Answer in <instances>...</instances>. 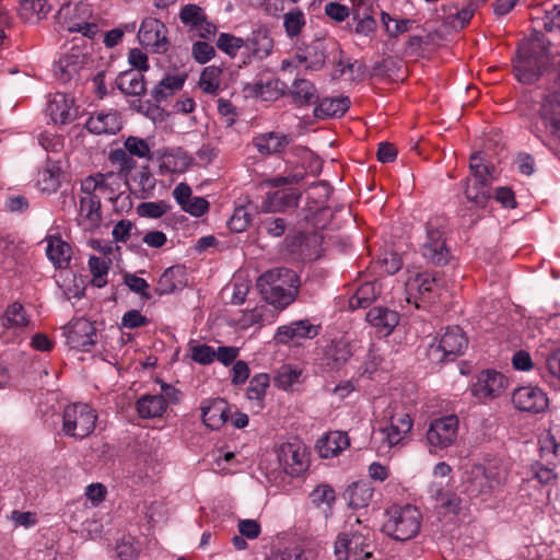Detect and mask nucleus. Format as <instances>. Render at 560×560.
I'll use <instances>...</instances> for the list:
<instances>
[{
    "mask_svg": "<svg viewBox=\"0 0 560 560\" xmlns=\"http://www.w3.org/2000/svg\"><path fill=\"white\" fill-rule=\"evenodd\" d=\"M514 72L517 80L525 84L546 75L556 89H560V54L551 55L540 40H533L518 50Z\"/></svg>",
    "mask_w": 560,
    "mask_h": 560,
    "instance_id": "nucleus-1",
    "label": "nucleus"
},
{
    "mask_svg": "<svg viewBox=\"0 0 560 560\" xmlns=\"http://www.w3.org/2000/svg\"><path fill=\"white\" fill-rule=\"evenodd\" d=\"M334 552L338 560H369L374 551V533L358 516L350 515L338 534Z\"/></svg>",
    "mask_w": 560,
    "mask_h": 560,
    "instance_id": "nucleus-2",
    "label": "nucleus"
},
{
    "mask_svg": "<svg viewBox=\"0 0 560 560\" xmlns=\"http://www.w3.org/2000/svg\"><path fill=\"white\" fill-rule=\"evenodd\" d=\"M257 288L269 304L279 308L290 305L296 298L300 279L291 269L275 268L262 273L257 280Z\"/></svg>",
    "mask_w": 560,
    "mask_h": 560,
    "instance_id": "nucleus-3",
    "label": "nucleus"
},
{
    "mask_svg": "<svg viewBox=\"0 0 560 560\" xmlns=\"http://www.w3.org/2000/svg\"><path fill=\"white\" fill-rule=\"evenodd\" d=\"M384 424L374 431V443L378 454L385 455L389 451L404 444L411 432L413 422L409 413L397 405H389L384 411Z\"/></svg>",
    "mask_w": 560,
    "mask_h": 560,
    "instance_id": "nucleus-4",
    "label": "nucleus"
},
{
    "mask_svg": "<svg viewBox=\"0 0 560 560\" xmlns=\"http://www.w3.org/2000/svg\"><path fill=\"white\" fill-rule=\"evenodd\" d=\"M385 516L383 532L395 540H410L420 532L422 514L415 505L394 504L386 510Z\"/></svg>",
    "mask_w": 560,
    "mask_h": 560,
    "instance_id": "nucleus-5",
    "label": "nucleus"
},
{
    "mask_svg": "<svg viewBox=\"0 0 560 560\" xmlns=\"http://www.w3.org/2000/svg\"><path fill=\"white\" fill-rule=\"evenodd\" d=\"M532 131L542 141L546 138H560V92L546 95L533 117Z\"/></svg>",
    "mask_w": 560,
    "mask_h": 560,
    "instance_id": "nucleus-6",
    "label": "nucleus"
},
{
    "mask_svg": "<svg viewBox=\"0 0 560 560\" xmlns=\"http://www.w3.org/2000/svg\"><path fill=\"white\" fill-rule=\"evenodd\" d=\"M467 346L468 339L460 327H447L438 339L430 343L428 357L435 363L454 361L464 353Z\"/></svg>",
    "mask_w": 560,
    "mask_h": 560,
    "instance_id": "nucleus-7",
    "label": "nucleus"
},
{
    "mask_svg": "<svg viewBox=\"0 0 560 560\" xmlns=\"http://www.w3.org/2000/svg\"><path fill=\"white\" fill-rule=\"evenodd\" d=\"M96 420V411L88 404H72L63 410L62 431L68 436L84 439L95 430Z\"/></svg>",
    "mask_w": 560,
    "mask_h": 560,
    "instance_id": "nucleus-8",
    "label": "nucleus"
},
{
    "mask_svg": "<svg viewBox=\"0 0 560 560\" xmlns=\"http://www.w3.org/2000/svg\"><path fill=\"white\" fill-rule=\"evenodd\" d=\"M459 420L455 415L443 416L430 422L425 440L431 454L446 450L455 444L458 436Z\"/></svg>",
    "mask_w": 560,
    "mask_h": 560,
    "instance_id": "nucleus-9",
    "label": "nucleus"
},
{
    "mask_svg": "<svg viewBox=\"0 0 560 560\" xmlns=\"http://www.w3.org/2000/svg\"><path fill=\"white\" fill-rule=\"evenodd\" d=\"M58 19L61 26L70 33H82L86 37H94L98 31L97 24L92 19L91 7L88 3L62 5L58 11Z\"/></svg>",
    "mask_w": 560,
    "mask_h": 560,
    "instance_id": "nucleus-10",
    "label": "nucleus"
},
{
    "mask_svg": "<svg viewBox=\"0 0 560 560\" xmlns=\"http://www.w3.org/2000/svg\"><path fill=\"white\" fill-rule=\"evenodd\" d=\"M425 231V240L421 247L423 258L432 265H446L451 254L445 243V231L440 219H431L427 223Z\"/></svg>",
    "mask_w": 560,
    "mask_h": 560,
    "instance_id": "nucleus-11",
    "label": "nucleus"
},
{
    "mask_svg": "<svg viewBox=\"0 0 560 560\" xmlns=\"http://www.w3.org/2000/svg\"><path fill=\"white\" fill-rule=\"evenodd\" d=\"M509 380L494 370H483L471 386V394L479 400H493L500 397L508 388Z\"/></svg>",
    "mask_w": 560,
    "mask_h": 560,
    "instance_id": "nucleus-12",
    "label": "nucleus"
},
{
    "mask_svg": "<svg viewBox=\"0 0 560 560\" xmlns=\"http://www.w3.org/2000/svg\"><path fill=\"white\" fill-rule=\"evenodd\" d=\"M281 470L289 476H299L307 467L306 447L299 441L281 444L277 450Z\"/></svg>",
    "mask_w": 560,
    "mask_h": 560,
    "instance_id": "nucleus-13",
    "label": "nucleus"
},
{
    "mask_svg": "<svg viewBox=\"0 0 560 560\" xmlns=\"http://www.w3.org/2000/svg\"><path fill=\"white\" fill-rule=\"evenodd\" d=\"M138 38L144 47L150 48L153 52L164 54L168 50L167 28L155 18L149 16L142 21Z\"/></svg>",
    "mask_w": 560,
    "mask_h": 560,
    "instance_id": "nucleus-14",
    "label": "nucleus"
},
{
    "mask_svg": "<svg viewBox=\"0 0 560 560\" xmlns=\"http://www.w3.org/2000/svg\"><path fill=\"white\" fill-rule=\"evenodd\" d=\"M512 404L520 411L540 413L547 410L549 399L540 387L526 385L513 390Z\"/></svg>",
    "mask_w": 560,
    "mask_h": 560,
    "instance_id": "nucleus-15",
    "label": "nucleus"
},
{
    "mask_svg": "<svg viewBox=\"0 0 560 560\" xmlns=\"http://www.w3.org/2000/svg\"><path fill=\"white\" fill-rule=\"evenodd\" d=\"M66 336L72 349L86 352L95 343L96 331L90 320L78 318L69 324Z\"/></svg>",
    "mask_w": 560,
    "mask_h": 560,
    "instance_id": "nucleus-16",
    "label": "nucleus"
},
{
    "mask_svg": "<svg viewBox=\"0 0 560 560\" xmlns=\"http://www.w3.org/2000/svg\"><path fill=\"white\" fill-rule=\"evenodd\" d=\"M75 221L84 231H93L100 226L102 221L101 202L96 196L86 194L80 198Z\"/></svg>",
    "mask_w": 560,
    "mask_h": 560,
    "instance_id": "nucleus-17",
    "label": "nucleus"
},
{
    "mask_svg": "<svg viewBox=\"0 0 560 560\" xmlns=\"http://www.w3.org/2000/svg\"><path fill=\"white\" fill-rule=\"evenodd\" d=\"M47 112L56 125L69 124L77 117L74 101L65 93H56L51 96L48 102Z\"/></svg>",
    "mask_w": 560,
    "mask_h": 560,
    "instance_id": "nucleus-18",
    "label": "nucleus"
},
{
    "mask_svg": "<svg viewBox=\"0 0 560 560\" xmlns=\"http://www.w3.org/2000/svg\"><path fill=\"white\" fill-rule=\"evenodd\" d=\"M318 332V326L312 325L307 319H303L280 326L277 331V339L282 343H299L303 339L315 338Z\"/></svg>",
    "mask_w": 560,
    "mask_h": 560,
    "instance_id": "nucleus-19",
    "label": "nucleus"
},
{
    "mask_svg": "<svg viewBox=\"0 0 560 560\" xmlns=\"http://www.w3.org/2000/svg\"><path fill=\"white\" fill-rule=\"evenodd\" d=\"M46 256L56 269H66L69 267L72 256L71 246L62 240L60 235H47Z\"/></svg>",
    "mask_w": 560,
    "mask_h": 560,
    "instance_id": "nucleus-20",
    "label": "nucleus"
},
{
    "mask_svg": "<svg viewBox=\"0 0 560 560\" xmlns=\"http://www.w3.org/2000/svg\"><path fill=\"white\" fill-rule=\"evenodd\" d=\"M300 194L295 189H282L268 192L261 202L260 209L265 213L284 212L298 206Z\"/></svg>",
    "mask_w": 560,
    "mask_h": 560,
    "instance_id": "nucleus-21",
    "label": "nucleus"
},
{
    "mask_svg": "<svg viewBox=\"0 0 560 560\" xmlns=\"http://www.w3.org/2000/svg\"><path fill=\"white\" fill-rule=\"evenodd\" d=\"M200 409L202 422L211 430H219L228 421L229 405L222 398L206 400Z\"/></svg>",
    "mask_w": 560,
    "mask_h": 560,
    "instance_id": "nucleus-22",
    "label": "nucleus"
},
{
    "mask_svg": "<svg viewBox=\"0 0 560 560\" xmlns=\"http://www.w3.org/2000/svg\"><path fill=\"white\" fill-rule=\"evenodd\" d=\"M441 288V279L439 278L438 272H420L415 277H410L406 281V290L409 295H412L415 292L419 294L420 298L430 296V294L435 293Z\"/></svg>",
    "mask_w": 560,
    "mask_h": 560,
    "instance_id": "nucleus-23",
    "label": "nucleus"
},
{
    "mask_svg": "<svg viewBox=\"0 0 560 560\" xmlns=\"http://www.w3.org/2000/svg\"><path fill=\"white\" fill-rule=\"evenodd\" d=\"M366 322L380 334L388 336L399 323V314L390 308L375 306L366 313Z\"/></svg>",
    "mask_w": 560,
    "mask_h": 560,
    "instance_id": "nucleus-24",
    "label": "nucleus"
},
{
    "mask_svg": "<svg viewBox=\"0 0 560 560\" xmlns=\"http://www.w3.org/2000/svg\"><path fill=\"white\" fill-rule=\"evenodd\" d=\"M494 489L490 485L485 466L474 465L464 481V492L470 497L476 498L479 495L490 494Z\"/></svg>",
    "mask_w": 560,
    "mask_h": 560,
    "instance_id": "nucleus-25",
    "label": "nucleus"
},
{
    "mask_svg": "<svg viewBox=\"0 0 560 560\" xmlns=\"http://www.w3.org/2000/svg\"><path fill=\"white\" fill-rule=\"evenodd\" d=\"M86 128L95 135H114L121 129V120L116 110H102L88 119Z\"/></svg>",
    "mask_w": 560,
    "mask_h": 560,
    "instance_id": "nucleus-26",
    "label": "nucleus"
},
{
    "mask_svg": "<svg viewBox=\"0 0 560 560\" xmlns=\"http://www.w3.org/2000/svg\"><path fill=\"white\" fill-rule=\"evenodd\" d=\"M160 173H182L190 165V158L180 149H166L160 154Z\"/></svg>",
    "mask_w": 560,
    "mask_h": 560,
    "instance_id": "nucleus-27",
    "label": "nucleus"
},
{
    "mask_svg": "<svg viewBox=\"0 0 560 560\" xmlns=\"http://www.w3.org/2000/svg\"><path fill=\"white\" fill-rule=\"evenodd\" d=\"M83 56L79 51H71L60 57L54 66L56 78L66 83L77 75L82 68Z\"/></svg>",
    "mask_w": 560,
    "mask_h": 560,
    "instance_id": "nucleus-28",
    "label": "nucleus"
},
{
    "mask_svg": "<svg viewBox=\"0 0 560 560\" xmlns=\"http://www.w3.org/2000/svg\"><path fill=\"white\" fill-rule=\"evenodd\" d=\"M290 138L279 132H267L254 138L253 144L261 154L269 155L283 151Z\"/></svg>",
    "mask_w": 560,
    "mask_h": 560,
    "instance_id": "nucleus-29",
    "label": "nucleus"
},
{
    "mask_svg": "<svg viewBox=\"0 0 560 560\" xmlns=\"http://www.w3.org/2000/svg\"><path fill=\"white\" fill-rule=\"evenodd\" d=\"M351 357V350L347 341L334 340L325 349L323 364L329 370H338Z\"/></svg>",
    "mask_w": 560,
    "mask_h": 560,
    "instance_id": "nucleus-30",
    "label": "nucleus"
},
{
    "mask_svg": "<svg viewBox=\"0 0 560 560\" xmlns=\"http://www.w3.org/2000/svg\"><path fill=\"white\" fill-rule=\"evenodd\" d=\"M350 107V100L347 96L325 97L319 101L314 109L317 118L341 117Z\"/></svg>",
    "mask_w": 560,
    "mask_h": 560,
    "instance_id": "nucleus-31",
    "label": "nucleus"
},
{
    "mask_svg": "<svg viewBox=\"0 0 560 560\" xmlns=\"http://www.w3.org/2000/svg\"><path fill=\"white\" fill-rule=\"evenodd\" d=\"M541 458L547 462L560 463V424L552 425L549 431L539 439Z\"/></svg>",
    "mask_w": 560,
    "mask_h": 560,
    "instance_id": "nucleus-32",
    "label": "nucleus"
},
{
    "mask_svg": "<svg viewBox=\"0 0 560 560\" xmlns=\"http://www.w3.org/2000/svg\"><path fill=\"white\" fill-rule=\"evenodd\" d=\"M139 416L143 419L162 417L166 411V399L163 395H144L136 404Z\"/></svg>",
    "mask_w": 560,
    "mask_h": 560,
    "instance_id": "nucleus-33",
    "label": "nucleus"
},
{
    "mask_svg": "<svg viewBox=\"0 0 560 560\" xmlns=\"http://www.w3.org/2000/svg\"><path fill=\"white\" fill-rule=\"evenodd\" d=\"M185 79L186 77L183 74H168L164 77L151 91L154 102L162 103L180 91Z\"/></svg>",
    "mask_w": 560,
    "mask_h": 560,
    "instance_id": "nucleus-34",
    "label": "nucleus"
},
{
    "mask_svg": "<svg viewBox=\"0 0 560 560\" xmlns=\"http://www.w3.org/2000/svg\"><path fill=\"white\" fill-rule=\"evenodd\" d=\"M373 493L374 488L366 481L354 482L346 490L349 505L353 509L366 508L372 501Z\"/></svg>",
    "mask_w": 560,
    "mask_h": 560,
    "instance_id": "nucleus-35",
    "label": "nucleus"
},
{
    "mask_svg": "<svg viewBox=\"0 0 560 560\" xmlns=\"http://www.w3.org/2000/svg\"><path fill=\"white\" fill-rule=\"evenodd\" d=\"M118 89L132 96H141L145 93L144 77L140 71H126L118 75L116 80Z\"/></svg>",
    "mask_w": 560,
    "mask_h": 560,
    "instance_id": "nucleus-36",
    "label": "nucleus"
},
{
    "mask_svg": "<svg viewBox=\"0 0 560 560\" xmlns=\"http://www.w3.org/2000/svg\"><path fill=\"white\" fill-rule=\"evenodd\" d=\"M350 445L349 436L342 431L329 432L319 445V452L323 457H331L338 455L341 451Z\"/></svg>",
    "mask_w": 560,
    "mask_h": 560,
    "instance_id": "nucleus-37",
    "label": "nucleus"
},
{
    "mask_svg": "<svg viewBox=\"0 0 560 560\" xmlns=\"http://www.w3.org/2000/svg\"><path fill=\"white\" fill-rule=\"evenodd\" d=\"M184 269L179 266H173L167 268L158 281V285L155 288V292L158 295L171 294L178 288H180L184 282Z\"/></svg>",
    "mask_w": 560,
    "mask_h": 560,
    "instance_id": "nucleus-38",
    "label": "nucleus"
},
{
    "mask_svg": "<svg viewBox=\"0 0 560 560\" xmlns=\"http://www.w3.org/2000/svg\"><path fill=\"white\" fill-rule=\"evenodd\" d=\"M310 500L314 506L323 510L325 515L328 516L331 514V509L336 502V493L331 486L322 483L310 493Z\"/></svg>",
    "mask_w": 560,
    "mask_h": 560,
    "instance_id": "nucleus-39",
    "label": "nucleus"
},
{
    "mask_svg": "<svg viewBox=\"0 0 560 560\" xmlns=\"http://www.w3.org/2000/svg\"><path fill=\"white\" fill-rule=\"evenodd\" d=\"M378 294L380 290L375 282H364L349 299V306L352 310L368 307L375 301Z\"/></svg>",
    "mask_w": 560,
    "mask_h": 560,
    "instance_id": "nucleus-40",
    "label": "nucleus"
},
{
    "mask_svg": "<svg viewBox=\"0 0 560 560\" xmlns=\"http://www.w3.org/2000/svg\"><path fill=\"white\" fill-rule=\"evenodd\" d=\"M108 161L116 167L118 174L124 176L126 179L129 178L132 171L137 167L135 156L122 148L112 150L108 155Z\"/></svg>",
    "mask_w": 560,
    "mask_h": 560,
    "instance_id": "nucleus-41",
    "label": "nucleus"
},
{
    "mask_svg": "<svg viewBox=\"0 0 560 560\" xmlns=\"http://www.w3.org/2000/svg\"><path fill=\"white\" fill-rule=\"evenodd\" d=\"M306 25L304 12L299 8H293L283 14V27L290 38L298 37Z\"/></svg>",
    "mask_w": 560,
    "mask_h": 560,
    "instance_id": "nucleus-42",
    "label": "nucleus"
},
{
    "mask_svg": "<svg viewBox=\"0 0 560 560\" xmlns=\"http://www.w3.org/2000/svg\"><path fill=\"white\" fill-rule=\"evenodd\" d=\"M270 377L266 373L255 375L247 387V397L249 400L255 401L258 409L262 408L264 397L269 387Z\"/></svg>",
    "mask_w": 560,
    "mask_h": 560,
    "instance_id": "nucleus-43",
    "label": "nucleus"
},
{
    "mask_svg": "<svg viewBox=\"0 0 560 560\" xmlns=\"http://www.w3.org/2000/svg\"><path fill=\"white\" fill-rule=\"evenodd\" d=\"M302 371L292 365H282L273 377L275 386L283 390H290L300 383Z\"/></svg>",
    "mask_w": 560,
    "mask_h": 560,
    "instance_id": "nucleus-44",
    "label": "nucleus"
},
{
    "mask_svg": "<svg viewBox=\"0 0 560 560\" xmlns=\"http://www.w3.org/2000/svg\"><path fill=\"white\" fill-rule=\"evenodd\" d=\"M222 69L217 66L206 67L199 79V88L207 94H217L221 84Z\"/></svg>",
    "mask_w": 560,
    "mask_h": 560,
    "instance_id": "nucleus-45",
    "label": "nucleus"
},
{
    "mask_svg": "<svg viewBox=\"0 0 560 560\" xmlns=\"http://www.w3.org/2000/svg\"><path fill=\"white\" fill-rule=\"evenodd\" d=\"M292 96L299 105H308L317 100L314 84L307 80H295L292 85Z\"/></svg>",
    "mask_w": 560,
    "mask_h": 560,
    "instance_id": "nucleus-46",
    "label": "nucleus"
},
{
    "mask_svg": "<svg viewBox=\"0 0 560 560\" xmlns=\"http://www.w3.org/2000/svg\"><path fill=\"white\" fill-rule=\"evenodd\" d=\"M326 54L322 44H314L306 50V55H296L299 63H304L306 69L319 70L326 62Z\"/></svg>",
    "mask_w": 560,
    "mask_h": 560,
    "instance_id": "nucleus-47",
    "label": "nucleus"
},
{
    "mask_svg": "<svg viewBox=\"0 0 560 560\" xmlns=\"http://www.w3.org/2000/svg\"><path fill=\"white\" fill-rule=\"evenodd\" d=\"M2 320L4 327L14 329L24 328L30 323L23 306L18 302L8 306Z\"/></svg>",
    "mask_w": 560,
    "mask_h": 560,
    "instance_id": "nucleus-48",
    "label": "nucleus"
},
{
    "mask_svg": "<svg viewBox=\"0 0 560 560\" xmlns=\"http://www.w3.org/2000/svg\"><path fill=\"white\" fill-rule=\"evenodd\" d=\"M435 500L445 514L457 515L462 511L463 500L453 491L439 489L435 493Z\"/></svg>",
    "mask_w": 560,
    "mask_h": 560,
    "instance_id": "nucleus-49",
    "label": "nucleus"
},
{
    "mask_svg": "<svg viewBox=\"0 0 560 560\" xmlns=\"http://www.w3.org/2000/svg\"><path fill=\"white\" fill-rule=\"evenodd\" d=\"M487 478L493 489L505 485L509 477V466L502 460H492L485 466Z\"/></svg>",
    "mask_w": 560,
    "mask_h": 560,
    "instance_id": "nucleus-50",
    "label": "nucleus"
},
{
    "mask_svg": "<svg viewBox=\"0 0 560 560\" xmlns=\"http://www.w3.org/2000/svg\"><path fill=\"white\" fill-rule=\"evenodd\" d=\"M470 182L475 184H486L490 186L491 184V174L489 167L483 163L482 156L480 153H475L470 156Z\"/></svg>",
    "mask_w": 560,
    "mask_h": 560,
    "instance_id": "nucleus-51",
    "label": "nucleus"
},
{
    "mask_svg": "<svg viewBox=\"0 0 560 560\" xmlns=\"http://www.w3.org/2000/svg\"><path fill=\"white\" fill-rule=\"evenodd\" d=\"M132 180L140 191L141 198H150L153 196L156 179L150 172L148 165L142 166L137 175L133 176Z\"/></svg>",
    "mask_w": 560,
    "mask_h": 560,
    "instance_id": "nucleus-52",
    "label": "nucleus"
},
{
    "mask_svg": "<svg viewBox=\"0 0 560 560\" xmlns=\"http://www.w3.org/2000/svg\"><path fill=\"white\" fill-rule=\"evenodd\" d=\"M109 260L91 256L89 259V268L92 275V284L96 288H103L107 284V273L109 270Z\"/></svg>",
    "mask_w": 560,
    "mask_h": 560,
    "instance_id": "nucleus-53",
    "label": "nucleus"
},
{
    "mask_svg": "<svg viewBox=\"0 0 560 560\" xmlns=\"http://www.w3.org/2000/svg\"><path fill=\"white\" fill-rule=\"evenodd\" d=\"M276 82L268 80H257L255 82L246 83L244 85V92L250 97H260L262 100H270L276 94Z\"/></svg>",
    "mask_w": 560,
    "mask_h": 560,
    "instance_id": "nucleus-54",
    "label": "nucleus"
},
{
    "mask_svg": "<svg viewBox=\"0 0 560 560\" xmlns=\"http://www.w3.org/2000/svg\"><path fill=\"white\" fill-rule=\"evenodd\" d=\"M466 198L479 207H485L490 198L489 186L486 184H475L467 178L465 187Z\"/></svg>",
    "mask_w": 560,
    "mask_h": 560,
    "instance_id": "nucleus-55",
    "label": "nucleus"
},
{
    "mask_svg": "<svg viewBox=\"0 0 560 560\" xmlns=\"http://www.w3.org/2000/svg\"><path fill=\"white\" fill-rule=\"evenodd\" d=\"M546 381L557 390H560V349L546 359Z\"/></svg>",
    "mask_w": 560,
    "mask_h": 560,
    "instance_id": "nucleus-56",
    "label": "nucleus"
},
{
    "mask_svg": "<svg viewBox=\"0 0 560 560\" xmlns=\"http://www.w3.org/2000/svg\"><path fill=\"white\" fill-rule=\"evenodd\" d=\"M124 150H126L128 153H130L132 156L138 159H151V148L147 140L136 137V136H129L124 141Z\"/></svg>",
    "mask_w": 560,
    "mask_h": 560,
    "instance_id": "nucleus-57",
    "label": "nucleus"
},
{
    "mask_svg": "<svg viewBox=\"0 0 560 560\" xmlns=\"http://www.w3.org/2000/svg\"><path fill=\"white\" fill-rule=\"evenodd\" d=\"M51 7L47 0H24L21 3L22 14L27 19L35 16L37 20L45 18L50 11Z\"/></svg>",
    "mask_w": 560,
    "mask_h": 560,
    "instance_id": "nucleus-58",
    "label": "nucleus"
},
{
    "mask_svg": "<svg viewBox=\"0 0 560 560\" xmlns=\"http://www.w3.org/2000/svg\"><path fill=\"white\" fill-rule=\"evenodd\" d=\"M245 45L241 37L229 33H221L217 39V47L230 57H235L238 50Z\"/></svg>",
    "mask_w": 560,
    "mask_h": 560,
    "instance_id": "nucleus-59",
    "label": "nucleus"
},
{
    "mask_svg": "<svg viewBox=\"0 0 560 560\" xmlns=\"http://www.w3.org/2000/svg\"><path fill=\"white\" fill-rule=\"evenodd\" d=\"M252 221V213L245 207L235 208L231 219L228 222L230 231L241 233L246 230Z\"/></svg>",
    "mask_w": 560,
    "mask_h": 560,
    "instance_id": "nucleus-60",
    "label": "nucleus"
},
{
    "mask_svg": "<svg viewBox=\"0 0 560 560\" xmlns=\"http://www.w3.org/2000/svg\"><path fill=\"white\" fill-rule=\"evenodd\" d=\"M305 176V171H291L287 172L284 175H278L271 178H267L262 182L264 185L268 187H281L288 185L299 184Z\"/></svg>",
    "mask_w": 560,
    "mask_h": 560,
    "instance_id": "nucleus-61",
    "label": "nucleus"
},
{
    "mask_svg": "<svg viewBox=\"0 0 560 560\" xmlns=\"http://www.w3.org/2000/svg\"><path fill=\"white\" fill-rule=\"evenodd\" d=\"M205 18L206 15L203 10L196 4H186L179 12L182 23L189 25L191 28L200 25V22H203Z\"/></svg>",
    "mask_w": 560,
    "mask_h": 560,
    "instance_id": "nucleus-62",
    "label": "nucleus"
},
{
    "mask_svg": "<svg viewBox=\"0 0 560 560\" xmlns=\"http://www.w3.org/2000/svg\"><path fill=\"white\" fill-rule=\"evenodd\" d=\"M533 477L544 486H552L558 480V474L555 471L552 467L547 465L536 463L532 465Z\"/></svg>",
    "mask_w": 560,
    "mask_h": 560,
    "instance_id": "nucleus-63",
    "label": "nucleus"
},
{
    "mask_svg": "<svg viewBox=\"0 0 560 560\" xmlns=\"http://www.w3.org/2000/svg\"><path fill=\"white\" fill-rule=\"evenodd\" d=\"M124 283L135 293L139 294L142 299L150 300L152 296L149 293V283L143 278L133 273H126L124 276Z\"/></svg>",
    "mask_w": 560,
    "mask_h": 560,
    "instance_id": "nucleus-64",
    "label": "nucleus"
}]
</instances>
